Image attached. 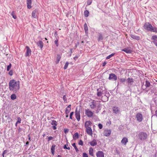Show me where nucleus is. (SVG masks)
I'll use <instances>...</instances> for the list:
<instances>
[{"label": "nucleus", "mask_w": 157, "mask_h": 157, "mask_svg": "<svg viewBox=\"0 0 157 157\" xmlns=\"http://www.w3.org/2000/svg\"><path fill=\"white\" fill-rule=\"evenodd\" d=\"M9 89L10 91L16 93L20 88L19 82L14 79L10 80L9 83Z\"/></svg>", "instance_id": "1"}, {"label": "nucleus", "mask_w": 157, "mask_h": 157, "mask_svg": "<svg viewBox=\"0 0 157 157\" xmlns=\"http://www.w3.org/2000/svg\"><path fill=\"white\" fill-rule=\"evenodd\" d=\"M144 27L145 29L148 31L157 33V28L156 27H153L152 25L148 22L145 24Z\"/></svg>", "instance_id": "2"}, {"label": "nucleus", "mask_w": 157, "mask_h": 157, "mask_svg": "<svg viewBox=\"0 0 157 157\" xmlns=\"http://www.w3.org/2000/svg\"><path fill=\"white\" fill-rule=\"evenodd\" d=\"M90 106L91 109H94L97 107L98 109L96 110V113H97L98 112V111H97V110H100L101 109V105L100 103L94 100H92V101L90 103Z\"/></svg>", "instance_id": "3"}, {"label": "nucleus", "mask_w": 157, "mask_h": 157, "mask_svg": "<svg viewBox=\"0 0 157 157\" xmlns=\"http://www.w3.org/2000/svg\"><path fill=\"white\" fill-rule=\"evenodd\" d=\"M136 136L139 139L142 141H144L147 139L148 135L146 132H139Z\"/></svg>", "instance_id": "4"}, {"label": "nucleus", "mask_w": 157, "mask_h": 157, "mask_svg": "<svg viewBox=\"0 0 157 157\" xmlns=\"http://www.w3.org/2000/svg\"><path fill=\"white\" fill-rule=\"evenodd\" d=\"M85 112L86 115L89 117H92L93 115V113L89 109H86Z\"/></svg>", "instance_id": "5"}, {"label": "nucleus", "mask_w": 157, "mask_h": 157, "mask_svg": "<svg viewBox=\"0 0 157 157\" xmlns=\"http://www.w3.org/2000/svg\"><path fill=\"white\" fill-rule=\"evenodd\" d=\"M136 118L137 120L139 122H141L143 119L142 115L140 113H137L136 116Z\"/></svg>", "instance_id": "6"}, {"label": "nucleus", "mask_w": 157, "mask_h": 157, "mask_svg": "<svg viewBox=\"0 0 157 157\" xmlns=\"http://www.w3.org/2000/svg\"><path fill=\"white\" fill-rule=\"evenodd\" d=\"M109 79L110 80H114L116 81L117 80V76L113 73H111L109 75Z\"/></svg>", "instance_id": "7"}, {"label": "nucleus", "mask_w": 157, "mask_h": 157, "mask_svg": "<svg viewBox=\"0 0 157 157\" xmlns=\"http://www.w3.org/2000/svg\"><path fill=\"white\" fill-rule=\"evenodd\" d=\"M26 48L27 50L25 54V56L26 57L29 56L31 55L32 52L31 50L28 46H26Z\"/></svg>", "instance_id": "8"}, {"label": "nucleus", "mask_w": 157, "mask_h": 157, "mask_svg": "<svg viewBox=\"0 0 157 157\" xmlns=\"http://www.w3.org/2000/svg\"><path fill=\"white\" fill-rule=\"evenodd\" d=\"M113 111L115 114H118L120 112V109L118 107L114 106L113 108Z\"/></svg>", "instance_id": "9"}, {"label": "nucleus", "mask_w": 157, "mask_h": 157, "mask_svg": "<svg viewBox=\"0 0 157 157\" xmlns=\"http://www.w3.org/2000/svg\"><path fill=\"white\" fill-rule=\"evenodd\" d=\"M51 124L52 125V128L54 130L56 129V126L58 124L57 122L55 120H52L51 121Z\"/></svg>", "instance_id": "10"}, {"label": "nucleus", "mask_w": 157, "mask_h": 157, "mask_svg": "<svg viewBox=\"0 0 157 157\" xmlns=\"http://www.w3.org/2000/svg\"><path fill=\"white\" fill-rule=\"evenodd\" d=\"M75 116L77 120L79 121L80 119V112L77 111V108L75 110Z\"/></svg>", "instance_id": "11"}, {"label": "nucleus", "mask_w": 157, "mask_h": 157, "mask_svg": "<svg viewBox=\"0 0 157 157\" xmlns=\"http://www.w3.org/2000/svg\"><path fill=\"white\" fill-rule=\"evenodd\" d=\"M97 96L98 97H100L101 96L102 94H103L104 90L100 88L99 89H98L97 90Z\"/></svg>", "instance_id": "12"}, {"label": "nucleus", "mask_w": 157, "mask_h": 157, "mask_svg": "<svg viewBox=\"0 0 157 157\" xmlns=\"http://www.w3.org/2000/svg\"><path fill=\"white\" fill-rule=\"evenodd\" d=\"M86 128V132L87 134L92 136L93 135V132L91 127Z\"/></svg>", "instance_id": "13"}, {"label": "nucleus", "mask_w": 157, "mask_h": 157, "mask_svg": "<svg viewBox=\"0 0 157 157\" xmlns=\"http://www.w3.org/2000/svg\"><path fill=\"white\" fill-rule=\"evenodd\" d=\"M92 122L90 121H86L85 123V126L86 128L91 127Z\"/></svg>", "instance_id": "14"}, {"label": "nucleus", "mask_w": 157, "mask_h": 157, "mask_svg": "<svg viewBox=\"0 0 157 157\" xmlns=\"http://www.w3.org/2000/svg\"><path fill=\"white\" fill-rule=\"evenodd\" d=\"M96 155L97 157H104V154L103 151H97Z\"/></svg>", "instance_id": "15"}, {"label": "nucleus", "mask_w": 157, "mask_h": 157, "mask_svg": "<svg viewBox=\"0 0 157 157\" xmlns=\"http://www.w3.org/2000/svg\"><path fill=\"white\" fill-rule=\"evenodd\" d=\"M111 133V131L109 129L105 130L104 132V135L106 136H109Z\"/></svg>", "instance_id": "16"}, {"label": "nucleus", "mask_w": 157, "mask_h": 157, "mask_svg": "<svg viewBox=\"0 0 157 157\" xmlns=\"http://www.w3.org/2000/svg\"><path fill=\"white\" fill-rule=\"evenodd\" d=\"M89 143L92 146H94L97 145V142L95 139H94L92 141L89 142Z\"/></svg>", "instance_id": "17"}, {"label": "nucleus", "mask_w": 157, "mask_h": 157, "mask_svg": "<svg viewBox=\"0 0 157 157\" xmlns=\"http://www.w3.org/2000/svg\"><path fill=\"white\" fill-rule=\"evenodd\" d=\"M127 82L129 85H131L134 82V80L132 78H128L127 79Z\"/></svg>", "instance_id": "18"}, {"label": "nucleus", "mask_w": 157, "mask_h": 157, "mask_svg": "<svg viewBox=\"0 0 157 157\" xmlns=\"http://www.w3.org/2000/svg\"><path fill=\"white\" fill-rule=\"evenodd\" d=\"M128 142V139L126 137L123 138L121 141V143L124 145H126Z\"/></svg>", "instance_id": "19"}, {"label": "nucleus", "mask_w": 157, "mask_h": 157, "mask_svg": "<svg viewBox=\"0 0 157 157\" xmlns=\"http://www.w3.org/2000/svg\"><path fill=\"white\" fill-rule=\"evenodd\" d=\"M37 46L40 47L41 49H42L43 46V43L41 41H39L37 43Z\"/></svg>", "instance_id": "20"}, {"label": "nucleus", "mask_w": 157, "mask_h": 157, "mask_svg": "<svg viewBox=\"0 0 157 157\" xmlns=\"http://www.w3.org/2000/svg\"><path fill=\"white\" fill-rule=\"evenodd\" d=\"M122 51L125 52L127 53H131L132 52V50H131L128 48H125L122 50Z\"/></svg>", "instance_id": "21"}, {"label": "nucleus", "mask_w": 157, "mask_h": 157, "mask_svg": "<svg viewBox=\"0 0 157 157\" xmlns=\"http://www.w3.org/2000/svg\"><path fill=\"white\" fill-rule=\"evenodd\" d=\"M27 6L28 9H30L32 8L31 6L32 4L31 0H27Z\"/></svg>", "instance_id": "22"}, {"label": "nucleus", "mask_w": 157, "mask_h": 157, "mask_svg": "<svg viewBox=\"0 0 157 157\" xmlns=\"http://www.w3.org/2000/svg\"><path fill=\"white\" fill-rule=\"evenodd\" d=\"M130 36L133 39L136 40H139L140 39V37L139 36L134 35L133 34H131Z\"/></svg>", "instance_id": "23"}, {"label": "nucleus", "mask_w": 157, "mask_h": 157, "mask_svg": "<svg viewBox=\"0 0 157 157\" xmlns=\"http://www.w3.org/2000/svg\"><path fill=\"white\" fill-rule=\"evenodd\" d=\"M103 37L102 34L100 33H99L98 37V41H101L103 40Z\"/></svg>", "instance_id": "24"}, {"label": "nucleus", "mask_w": 157, "mask_h": 157, "mask_svg": "<svg viewBox=\"0 0 157 157\" xmlns=\"http://www.w3.org/2000/svg\"><path fill=\"white\" fill-rule=\"evenodd\" d=\"M36 12L37 11L36 10H35L32 12V16L34 18H36L37 17L36 15Z\"/></svg>", "instance_id": "25"}, {"label": "nucleus", "mask_w": 157, "mask_h": 157, "mask_svg": "<svg viewBox=\"0 0 157 157\" xmlns=\"http://www.w3.org/2000/svg\"><path fill=\"white\" fill-rule=\"evenodd\" d=\"M89 154L91 156H93L94 155L93 154V149L91 147H90L89 149Z\"/></svg>", "instance_id": "26"}, {"label": "nucleus", "mask_w": 157, "mask_h": 157, "mask_svg": "<svg viewBox=\"0 0 157 157\" xmlns=\"http://www.w3.org/2000/svg\"><path fill=\"white\" fill-rule=\"evenodd\" d=\"M84 29L85 31V32L86 34L88 33V29L87 25V24L86 23H85L84 25Z\"/></svg>", "instance_id": "27"}, {"label": "nucleus", "mask_w": 157, "mask_h": 157, "mask_svg": "<svg viewBox=\"0 0 157 157\" xmlns=\"http://www.w3.org/2000/svg\"><path fill=\"white\" fill-rule=\"evenodd\" d=\"M105 95L104 96V97H105L107 98V100H108V98L109 96V92L105 91Z\"/></svg>", "instance_id": "28"}, {"label": "nucleus", "mask_w": 157, "mask_h": 157, "mask_svg": "<svg viewBox=\"0 0 157 157\" xmlns=\"http://www.w3.org/2000/svg\"><path fill=\"white\" fill-rule=\"evenodd\" d=\"M55 145L54 144L52 145V147L51 148V152L53 154H54V153L55 152Z\"/></svg>", "instance_id": "29"}, {"label": "nucleus", "mask_w": 157, "mask_h": 157, "mask_svg": "<svg viewBox=\"0 0 157 157\" xmlns=\"http://www.w3.org/2000/svg\"><path fill=\"white\" fill-rule=\"evenodd\" d=\"M89 12L88 10H86L84 11V15L85 17H87L89 15Z\"/></svg>", "instance_id": "30"}, {"label": "nucleus", "mask_w": 157, "mask_h": 157, "mask_svg": "<svg viewBox=\"0 0 157 157\" xmlns=\"http://www.w3.org/2000/svg\"><path fill=\"white\" fill-rule=\"evenodd\" d=\"M61 58V55H57V61L56 62V63L57 64L59 63V61H60Z\"/></svg>", "instance_id": "31"}, {"label": "nucleus", "mask_w": 157, "mask_h": 157, "mask_svg": "<svg viewBox=\"0 0 157 157\" xmlns=\"http://www.w3.org/2000/svg\"><path fill=\"white\" fill-rule=\"evenodd\" d=\"M115 53H113L111 54L110 55H109V56L106 57V59H110L111 57L115 55Z\"/></svg>", "instance_id": "32"}, {"label": "nucleus", "mask_w": 157, "mask_h": 157, "mask_svg": "<svg viewBox=\"0 0 157 157\" xmlns=\"http://www.w3.org/2000/svg\"><path fill=\"white\" fill-rule=\"evenodd\" d=\"M145 86L146 87H149L150 86V82L147 80H146L145 82Z\"/></svg>", "instance_id": "33"}, {"label": "nucleus", "mask_w": 157, "mask_h": 157, "mask_svg": "<svg viewBox=\"0 0 157 157\" xmlns=\"http://www.w3.org/2000/svg\"><path fill=\"white\" fill-rule=\"evenodd\" d=\"M72 146L74 147V148H75V151L76 152H78L79 151V150L77 148V147L76 146V144L75 143H74L72 144Z\"/></svg>", "instance_id": "34"}, {"label": "nucleus", "mask_w": 157, "mask_h": 157, "mask_svg": "<svg viewBox=\"0 0 157 157\" xmlns=\"http://www.w3.org/2000/svg\"><path fill=\"white\" fill-rule=\"evenodd\" d=\"M16 98V96L14 94H13L11 96V98L12 100H15Z\"/></svg>", "instance_id": "35"}, {"label": "nucleus", "mask_w": 157, "mask_h": 157, "mask_svg": "<svg viewBox=\"0 0 157 157\" xmlns=\"http://www.w3.org/2000/svg\"><path fill=\"white\" fill-rule=\"evenodd\" d=\"M71 109V108L70 109H67V108H66L65 109V113L66 114H68L70 112Z\"/></svg>", "instance_id": "36"}, {"label": "nucleus", "mask_w": 157, "mask_h": 157, "mask_svg": "<svg viewBox=\"0 0 157 157\" xmlns=\"http://www.w3.org/2000/svg\"><path fill=\"white\" fill-rule=\"evenodd\" d=\"M73 138H78V132L75 133L73 136Z\"/></svg>", "instance_id": "37"}, {"label": "nucleus", "mask_w": 157, "mask_h": 157, "mask_svg": "<svg viewBox=\"0 0 157 157\" xmlns=\"http://www.w3.org/2000/svg\"><path fill=\"white\" fill-rule=\"evenodd\" d=\"M68 64H69V63L68 62H67L65 64V65L64 66V69L65 70V69H67V67H68Z\"/></svg>", "instance_id": "38"}, {"label": "nucleus", "mask_w": 157, "mask_h": 157, "mask_svg": "<svg viewBox=\"0 0 157 157\" xmlns=\"http://www.w3.org/2000/svg\"><path fill=\"white\" fill-rule=\"evenodd\" d=\"M11 15L13 16V17L14 19H16L17 18V17L16 15H14V12L12 11L11 14Z\"/></svg>", "instance_id": "39"}, {"label": "nucleus", "mask_w": 157, "mask_h": 157, "mask_svg": "<svg viewBox=\"0 0 157 157\" xmlns=\"http://www.w3.org/2000/svg\"><path fill=\"white\" fill-rule=\"evenodd\" d=\"M11 67V63H10L9 65L7 66V71H9Z\"/></svg>", "instance_id": "40"}, {"label": "nucleus", "mask_w": 157, "mask_h": 157, "mask_svg": "<svg viewBox=\"0 0 157 157\" xmlns=\"http://www.w3.org/2000/svg\"><path fill=\"white\" fill-rule=\"evenodd\" d=\"M63 99L64 100V101L67 102V99L66 97V95H64L63 96Z\"/></svg>", "instance_id": "41"}, {"label": "nucleus", "mask_w": 157, "mask_h": 157, "mask_svg": "<svg viewBox=\"0 0 157 157\" xmlns=\"http://www.w3.org/2000/svg\"><path fill=\"white\" fill-rule=\"evenodd\" d=\"M55 43L56 44V46L58 47L59 45V44L58 43V39L57 38L55 41Z\"/></svg>", "instance_id": "42"}, {"label": "nucleus", "mask_w": 157, "mask_h": 157, "mask_svg": "<svg viewBox=\"0 0 157 157\" xmlns=\"http://www.w3.org/2000/svg\"><path fill=\"white\" fill-rule=\"evenodd\" d=\"M120 82H124L126 81V79L124 78H121L120 79Z\"/></svg>", "instance_id": "43"}, {"label": "nucleus", "mask_w": 157, "mask_h": 157, "mask_svg": "<svg viewBox=\"0 0 157 157\" xmlns=\"http://www.w3.org/2000/svg\"><path fill=\"white\" fill-rule=\"evenodd\" d=\"M78 144L79 145L82 146L83 145V141L81 140H80L78 142Z\"/></svg>", "instance_id": "44"}, {"label": "nucleus", "mask_w": 157, "mask_h": 157, "mask_svg": "<svg viewBox=\"0 0 157 157\" xmlns=\"http://www.w3.org/2000/svg\"><path fill=\"white\" fill-rule=\"evenodd\" d=\"M21 118L20 117H18L17 118V122L18 123H21Z\"/></svg>", "instance_id": "45"}, {"label": "nucleus", "mask_w": 157, "mask_h": 157, "mask_svg": "<svg viewBox=\"0 0 157 157\" xmlns=\"http://www.w3.org/2000/svg\"><path fill=\"white\" fill-rule=\"evenodd\" d=\"M74 113V112H72L70 113V119H72V116L73 115Z\"/></svg>", "instance_id": "46"}, {"label": "nucleus", "mask_w": 157, "mask_h": 157, "mask_svg": "<svg viewBox=\"0 0 157 157\" xmlns=\"http://www.w3.org/2000/svg\"><path fill=\"white\" fill-rule=\"evenodd\" d=\"M9 75H10L12 76L13 75V71L12 70H11L9 72Z\"/></svg>", "instance_id": "47"}, {"label": "nucleus", "mask_w": 157, "mask_h": 157, "mask_svg": "<svg viewBox=\"0 0 157 157\" xmlns=\"http://www.w3.org/2000/svg\"><path fill=\"white\" fill-rule=\"evenodd\" d=\"M53 139V138L51 136H49L48 138V141H50L51 140H52Z\"/></svg>", "instance_id": "48"}, {"label": "nucleus", "mask_w": 157, "mask_h": 157, "mask_svg": "<svg viewBox=\"0 0 157 157\" xmlns=\"http://www.w3.org/2000/svg\"><path fill=\"white\" fill-rule=\"evenodd\" d=\"M83 157H88L87 154L86 153H83Z\"/></svg>", "instance_id": "49"}, {"label": "nucleus", "mask_w": 157, "mask_h": 157, "mask_svg": "<svg viewBox=\"0 0 157 157\" xmlns=\"http://www.w3.org/2000/svg\"><path fill=\"white\" fill-rule=\"evenodd\" d=\"M152 39L154 40L157 39V36L156 35H154L152 36Z\"/></svg>", "instance_id": "50"}, {"label": "nucleus", "mask_w": 157, "mask_h": 157, "mask_svg": "<svg viewBox=\"0 0 157 157\" xmlns=\"http://www.w3.org/2000/svg\"><path fill=\"white\" fill-rule=\"evenodd\" d=\"M98 126L99 128L100 129H101L102 128V127H103L102 125L101 124H98Z\"/></svg>", "instance_id": "51"}, {"label": "nucleus", "mask_w": 157, "mask_h": 157, "mask_svg": "<svg viewBox=\"0 0 157 157\" xmlns=\"http://www.w3.org/2000/svg\"><path fill=\"white\" fill-rule=\"evenodd\" d=\"M68 131H69V130H68V129H64V133L66 134L68 133Z\"/></svg>", "instance_id": "52"}, {"label": "nucleus", "mask_w": 157, "mask_h": 157, "mask_svg": "<svg viewBox=\"0 0 157 157\" xmlns=\"http://www.w3.org/2000/svg\"><path fill=\"white\" fill-rule=\"evenodd\" d=\"M79 56L77 55L75 56V57L74 58V59L75 60H76L78 58Z\"/></svg>", "instance_id": "53"}, {"label": "nucleus", "mask_w": 157, "mask_h": 157, "mask_svg": "<svg viewBox=\"0 0 157 157\" xmlns=\"http://www.w3.org/2000/svg\"><path fill=\"white\" fill-rule=\"evenodd\" d=\"M8 152V151L7 150H4L2 152V153L4 154H6L7 153V152Z\"/></svg>", "instance_id": "54"}, {"label": "nucleus", "mask_w": 157, "mask_h": 157, "mask_svg": "<svg viewBox=\"0 0 157 157\" xmlns=\"http://www.w3.org/2000/svg\"><path fill=\"white\" fill-rule=\"evenodd\" d=\"M107 63L106 61H105L104 62V63H103L102 64V66L103 67H104L105 65Z\"/></svg>", "instance_id": "55"}, {"label": "nucleus", "mask_w": 157, "mask_h": 157, "mask_svg": "<svg viewBox=\"0 0 157 157\" xmlns=\"http://www.w3.org/2000/svg\"><path fill=\"white\" fill-rule=\"evenodd\" d=\"M67 145L65 144L63 148L64 149H66V148H67Z\"/></svg>", "instance_id": "56"}, {"label": "nucleus", "mask_w": 157, "mask_h": 157, "mask_svg": "<svg viewBox=\"0 0 157 157\" xmlns=\"http://www.w3.org/2000/svg\"><path fill=\"white\" fill-rule=\"evenodd\" d=\"M91 2H90V1L88 2L87 4L88 5H90L91 4Z\"/></svg>", "instance_id": "57"}, {"label": "nucleus", "mask_w": 157, "mask_h": 157, "mask_svg": "<svg viewBox=\"0 0 157 157\" xmlns=\"http://www.w3.org/2000/svg\"><path fill=\"white\" fill-rule=\"evenodd\" d=\"M22 131V128H20V127L18 129V132H21Z\"/></svg>", "instance_id": "58"}, {"label": "nucleus", "mask_w": 157, "mask_h": 157, "mask_svg": "<svg viewBox=\"0 0 157 157\" xmlns=\"http://www.w3.org/2000/svg\"><path fill=\"white\" fill-rule=\"evenodd\" d=\"M155 115L157 117V109L155 111Z\"/></svg>", "instance_id": "59"}, {"label": "nucleus", "mask_w": 157, "mask_h": 157, "mask_svg": "<svg viewBox=\"0 0 157 157\" xmlns=\"http://www.w3.org/2000/svg\"><path fill=\"white\" fill-rule=\"evenodd\" d=\"M71 105H69L67 107V109H68V108L70 109V108H71Z\"/></svg>", "instance_id": "60"}, {"label": "nucleus", "mask_w": 157, "mask_h": 157, "mask_svg": "<svg viewBox=\"0 0 157 157\" xmlns=\"http://www.w3.org/2000/svg\"><path fill=\"white\" fill-rule=\"evenodd\" d=\"M72 50H73L72 48H71V49H70V52H71V53H72Z\"/></svg>", "instance_id": "61"}, {"label": "nucleus", "mask_w": 157, "mask_h": 157, "mask_svg": "<svg viewBox=\"0 0 157 157\" xmlns=\"http://www.w3.org/2000/svg\"><path fill=\"white\" fill-rule=\"evenodd\" d=\"M78 44H79V43H78V44H76V45H75V48H77V46L78 45Z\"/></svg>", "instance_id": "62"}, {"label": "nucleus", "mask_w": 157, "mask_h": 157, "mask_svg": "<svg viewBox=\"0 0 157 157\" xmlns=\"http://www.w3.org/2000/svg\"><path fill=\"white\" fill-rule=\"evenodd\" d=\"M29 144V142L27 141L26 143V145H28Z\"/></svg>", "instance_id": "63"}, {"label": "nucleus", "mask_w": 157, "mask_h": 157, "mask_svg": "<svg viewBox=\"0 0 157 157\" xmlns=\"http://www.w3.org/2000/svg\"><path fill=\"white\" fill-rule=\"evenodd\" d=\"M57 157H61V156L60 155H58Z\"/></svg>", "instance_id": "64"}]
</instances>
